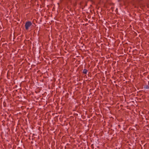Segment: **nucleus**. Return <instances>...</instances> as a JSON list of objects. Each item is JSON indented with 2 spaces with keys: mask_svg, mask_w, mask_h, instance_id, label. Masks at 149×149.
Returning <instances> with one entry per match:
<instances>
[{
  "mask_svg": "<svg viewBox=\"0 0 149 149\" xmlns=\"http://www.w3.org/2000/svg\"><path fill=\"white\" fill-rule=\"evenodd\" d=\"M32 24V23L30 22L29 21L26 22L25 25V26L26 29L28 30Z\"/></svg>",
  "mask_w": 149,
  "mask_h": 149,
  "instance_id": "obj_1",
  "label": "nucleus"
},
{
  "mask_svg": "<svg viewBox=\"0 0 149 149\" xmlns=\"http://www.w3.org/2000/svg\"><path fill=\"white\" fill-rule=\"evenodd\" d=\"M88 71L86 69H84L83 70V72L84 74H86Z\"/></svg>",
  "mask_w": 149,
  "mask_h": 149,
  "instance_id": "obj_2",
  "label": "nucleus"
},
{
  "mask_svg": "<svg viewBox=\"0 0 149 149\" xmlns=\"http://www.w3.org/2000/svg\"><path fill=\"white\" fill-rule=\"evenodd\" d=\"M144 88L146 89L149 88V87L148 86H145Z\"/></svg>",
  "mask_w": 149,
  "mask_h": 149,
  "instance_id": "obj_3",
  "label": "nucleus"
}]
</instances>
